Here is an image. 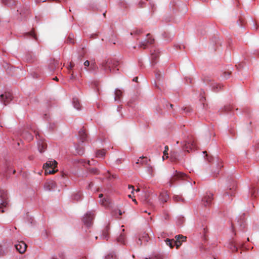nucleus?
<instances>
[{
    "instance_id": "obj_1",
    "label": "nucleus",
    "mask_w": 259,
    "mask_h": 259,
    "mask_svg": "<svg viewBox=\"0 0 259 259\" xmlns=\"http://www.w3.org/2000/svg\"><path fill=\"white\" fill-rule=\"evenodd\" d=\"M187 178V176L186 174L178 171V170H175L173 176L170 179L169 181V186H171L176 181L182 180H185Z\"/></svg>"
},
{
    "instance_id": "obj_2",
    "label": "nucleus",
    "mask_w": 259,
    "mask_h": 259,
    "mask_svg": "<svg viewBox=\"0 0 259 259\" xmlns=\"http://www.w3.org/2000/svg\"><path fill=\"white\" fill-rule=\"evenodd\" d=\"M36 139L38 140V149L40 153L44 152L47 149V144L44 139L40 138L39 134L37 132L35 134Z\"/></svg>"
},
{
    "instance_id": "obj_3",
    "label": "nucleus",
    "mask_w": 259,
    "mask_h": 259,
    "mask_svg": "<svg viewBox=\"0 0 259 259\" xmlns=\"http://www.w3.org/2000/svg\"><path fill=\"white\" fill-rule=\"evenodd\" d=\"M0 99L1 102L5 105H6L12 100V94L10 92H5V93L1 95Z\"/></svg>"
},
{
    "instance_id": "obj_4",
    "label": "nucleus",
    "mask_w": 259,
    "mask_h": 259,
    "mask_svg": "<svg viewBox=\"0 0 259 259\" xmlns=\"http://www.w3.org/2000/svg\"><path fill=\"white\" fill-rule=\"evenodd\" d=\"M94 218V213L92 212H88L83 217L82 221L85 225L90 226L93 223Z\"/></svg>"
},
{
    "instance_id": "obj_5",
    "label": "nucleus",
    "mask_w": 259,
    "mask_h": 259,
    "mask_svg": "<svg viewBox=\"0 0 259 259\" xmlns=\"http://www.w3.org/2000/svg\"><path fill=\"white\" fill-rule=\"evenodd\" d=\"M112 62V59L104 60L101 64L102 68L106 72H111Z\"/></svg>"
},
{
    "instance_id": "obj_6",
    "label": "nucleus",
    "mask_w": 259,
    "mask_h": 259,
    "mask_svg": "<svg viewBox=\"0 0 259 259\" xmlns=\"http://www.w3.org/2000/svg\"><path fill=\"white\" fill-rule=\"evenodd\" d=\"M147 40H146L143 41H141L139 46L140 48H143V49H146L148 45H152L154 43V39L152 38L151 34L148 33L147 34Z\"/></svg>"
},
{
    "instance_id": "obj_7",
    "label": "nucleus",
    "mask_w": 259,
    "mask_h": 259,
    "mask_svg": "<svg viewBox=\"0 0 259 259\" xmlns=\"http://www.w3.org/2000/svg\"><path fill=\"white\" fill-rule=\"evenodd\" d=\"M176 240H174V244L176 246V248L178 249L182 245V242H184L186 240V237L182 235H178L175 237Z\"/></svg>"
},
{
    "instance_id": "obj_8",
    "label": "nucleus",
    "mask_w": 259,
    "mask_h": 259,
    "mask_svg": "<svg viewBox=\"0 0 259 259\" xmlns=\"http://www.w3.org/2000/svg\"><path fill=\"white\" fill-rule=\"evenodd\" d=\"M213 199V194L212 193H206V195L202 199L204 205L206 206L210 205Z\"/></svg>"
},
{
    "instance_id": "obj_9",
    "label": "nucleus",
    "mask_w": 259,
    "mask_h": 259,
    "mask_svg": "<svg viewBox=\"0 0 259 259\" xmlns=\"http://www.w3.org/2000/svg\"><path fill=\"white\" fill-rule=\"evenodd\" d=\"M16 249L21 254L24 253L27 248V245L23 241H20L15 245Z\"/></svg>"
},
{
    "instance_id": "obj_10",
    "label": "nucleus",
    "mask_w": 259,
    "mask_h": 259,
    "mask_svg": "<svg viewBox=\"0 0 259 259\" xmlns=\"http://www.w3.org/2000/svg\"><path fill=\"white\" fill-rule=\"evenodd\" d=\"M57 186L56 183L53 180H49L46 182L44 184L45 190L51 191L54 190Z\"/></svg>"
},
{
    "instance_id": "obj_11",
    "label": "nucleus",
    "mask_w": 259,
    "mask_h": 259,
    "mask_svg": "<svg viewBox=\"0 0 259 259\" xmlns=\"http://www.w3.org/2000/svg\"><path fill=\"white\" fill-rule=\"evenodd\" d=\"M2 202L0 203V212L4 213L5 212L4 208L8 205L7 195L4 194L1 195Z\"/></svg>"
},
{
    "instance_id": "obj_12",
    "label": "nucleus",
    "mask_w": 259,
    "mask_h": 259,
    "mask_svg": "<svg viewBox=\"0 0 259 259\" xmlns=\"http://www.w3.org/2000/svg\"><path fill=\"white\" fill-rule=\"evenodd\" d=\"M57 162L55 160L53 161H48L46 163L44 164L43 168H49L51 169H55L57 167Z\"/></svg>"
},
{
    "instance_id": "obj_13",
    "label": "nucleus",
    "mask_w": 259,
    "mask_h": 259,
    "mask_svg": "<svg viewBox=\"0 0 259 259\" xmlns=\"http://www.w3.org/2000/svg\"><path fill=\"white\" fill-rule=\"evenodd\" d=\"M196 148V144L195 142L193 141L191 142H188L186 143L185 145L184 146L183 149L186 150L187 152H189V148L191 149H194Z\"/></svg>"
},
{
    "instance_id": "obj_14",
    "label": "nucleus",
    "mask_w": 259,
    "mask_h": 259,
    "mask_svg": "<svg viewBox=\"0 0 259 259\" xmlns=\"http://www.w3.org/2000/svg\"><path fill=\"white\" fill-rule=\"evenodd\" d=\"M160 200L163 203L166 202L169 199V195L166 191H162L159 196Z\"/></svg>"
},
{
    "instance_id": "obj_15",
    "label": "nucleus",
    "mask_w": 259,
    "mask_h": 259,
    "mask_svg": "<svg viewBox=\"0 0 259 259\" xmlns=\"http://www.w3.org/2000/svg\"><path fill=\"white\" fill-rule=\"evenodd\" d=\"M78 136L81 142L83 143L84 141H85L87 138V135L86 134L85 130L81 129L79 131Z\"/></svg>"
},
{
    "instance_id": "obj_16",
    "label": "nucleus",
    "mask_w": 259,
    "mask_h": 259,
    "mask_svg": "<svg viewBox=\"0 0 259 259\" xmlns=\"http://www.w3.org/2000/svg\"><path fill=\"white\" fill-rule=\"evenodd\" d=\"M178 153L176 151H171L170 154V160L172 162L178 161Z\"/></svg>"
},
{
    "instance_id": "obj_17",
    "label": "nucleus",
    "mask_w": 259,
    "mask_h": 259,
    "mask_svg": "<svg viewBox=\"0 0 259 259\" xmlns=\"http://www.w3.org/2000/svg\"><path fill=\"white\" fill-rule=\"evenodd\" d=\"M99 203L101 205L106 207L109 206L110 200L107 197H104V198L100 199Z\"/></svg>"
},
{
    "instance_id": "obj_18",
    "label": "nucleus",
    "mask_w": 259,
    "mask_h": 259,
    "mask_svg": "<svg viewBox=\"0 0 259 259\" xmlns=\"http://www.w3.org/2000/svg\"><path fill=\"white\" fill-rule=\"evenodd\" d=\"M122 95V92L119 89H116L115 91L114 100L115 101H120Z\"/></svg>"
},
{
    "instance_id": "obj_19",
    "label": "nucleus",
    "mask_w": 259,
    "mask_h": 259,
    "mask_svg": "<svg viewBox=\"0 0 259 259\" xmlns=\"http://www.w3.org/2000/svg\"><path fill=\"white\" fill-rule=\"evenodd\" d=\"M148 159L147 157L142 156L140 157L139 159H138L137 161L136 162V164H140L141 165H147L148 164Z\"/></svg>"
},
{
    "instance_id": "obj_20",
    "label": "nucleus",
    "mask_w": 259,
    "mask_h": 259,
    "mask_svg": "<svg viewBox=\"0 0 259 259\" xmlns=\"http://www.w3.org/2000/svg\"><path fill=\"white\" fill-rule=\"evenodd\" d=\"M124 229H122V233H121L119 236L117 238V240L118 242L122 244H125V235L124 233Z\"/></svg>"
},
{
    "instance_id": "obj_21",
    "label": "nucleus",
    "mask_w": 259,
    "mask_h": 259,
    "mask_svg": "<svg viewBox=\"0 0 259 259\" xmlns=\"http://www.w3.org/2000/svg\"><path fill=\"white\" fill-rule=\"evenodd\" d=\"M106 153V150L104 149L98 150L96 153V157L98 158H104Z\"/></svg>"
},
{
    "instance_id": "obj_22",
    "label": "nucleus",
    "mask_w": 259,
    "mask_h": 259,
    "mask_svg": "<svg viewBox=\"0 0 259 259\" xmlns=\"http://www.w3.org/2000/svg\"><path fill=\"white\" fill-rule=\"evenodd\" d=\"M22 136L24 138L26 139L28 142H30L33 139V136L29 132H25L23 133Z\"/></svg>"
},
{
    "instance_id": "obj_23",
    "label": "nucleus",
    "mask_w": 259,
    "mask_h": 259,
    "mask_svg": "<svg viewBox=\"0 0 259 259\" xmlns=\"http://www.w3.org/2000/svg\"><path fill=\"white\" fill-rule=\"evenodd\" d=\"M159 56V52L156 51H154V52L151 54V59L154 64L156 63V60L158 58Z\"/></svg>"
},
{
    "instance_id": "obj_24",
    "label": "nucleus",
    "mask_w": 259,
    "mask_h": 259,
    "mask_svg": "<svg viewBox=\"0 0 259 259\" xmlns=\"http://www.w3.org/2000/svg\"><path fill=\"white\" fill-rule=\"evenodd\" d=\"M109 227L106 226L105 228L103 230L102 237L104 239H107L109 237Z\"/></svg>"
},
{
    "instance_id": "obj_25",
    "label": "nucleus",
    "mask_w": 259,
    "mask_h": 259,
    "mask_svg": "<svg viewBox=\"0 0 259 259\" xmlns=\"http://www.w3.org/2000/svg\"><path fill=\"white\" fill-rule=\"evenodd\" d=\"M82 195L80 192H75L73 195L72 198L74 200L79 201L82 199Z\"/></svg>"
},
{
    "instance_id": "obj_26",
    "label": "nucleus",
    "mask_w": 259,
    "mask_h": 259,
    "mask_svg": "<svg viewBox=\"0 0 259 259\" xmlns=\"http://www.w3.org/2000/svg\"><path fill=\"white\" fill-rule=\"evenodd\" d=\"M75 149L76 151V153L78 155H81L84 153V148L83 147H80L79 145L75 146Z\"/></svg>"
},
{
    "instance_id": "obj_27",
    "label": "nucleus",
    "mask_w": 259,
    "mask_h": 259,
    "mask_svg": "<svg viewBox=\"0 0 259 259\" xmlns=\"http://www.w3.org/2000/svg\"><path fill=\"white\" fill-rule=\"evenodd\" d=\"M3 3L8 6H12L16 5V2L15 0H2Z\"/></svg>"
},
{
    "instance_id": "obj_28",
    "label": "nucleus",
    "mask_w": 259,
    "mask_h": 259,
    "mask_svg": "<svg viewBox=\"0 0 259 259\" xmlns=\"http://www.w3.org/2000/svg\"><path fill=\"white\" fill-rule=\"evenodd\" d=\"M73 104L74 108H75L76 109H77L78 110L80 109V105L79 100L77 98H74L73 99Z\"/></svg>"
},
{
    "instance_id": "obj_29",
    "label": "nucleus",
    "mask_w": 259,
    "mask_h": 259,
    "mask_svg": "<svg viewBox=\"0 0 259 259\" xmlns=\"http://www.w3.org/2000/svg\"><path fill=\"white\" fill-rule=\"evenodd\" d=\"M230 248L232 251H237L238 248L236 246V243L234 240H232L230 244Z\"/></svg>"
},
{
    "instance_id": "obj_30",
    "label": "nucleus",
    "mask_w": 259,
    "mask_h": 259,
    "mask_svg": "<svg viewBox=\"0 0 259 259\" xmlns=\"http://www.w3.org/2000/svg\"><path fill=\"white\" fill-rule=\"evenodd\" d=\"M45 170V175H48V174H55L57 170H55V169H52L49 168H43Z\"/></svg>"
},
{
    "instance_id": "obj_31",
    "label": "nucleus",
    "mask_w": 259,
    "mask_h": 259,
    "mask_svg": "<svg viewBox=\"0 0 259 259\" xmlns=\"http://www.w3.org/2000/svg\"><path fill=\"white\" fill-rule=\"evenodd\" d=\"M165 242L167 245H168L171 248H172L175 245L174 240H171L169 239H167L165 240Z\"/></svg>"
},
{
    "instance_id": "obj_32",
    "label": "nucleus",
    "mask_w": 259,
    "mask_h": 259,
    "mask_svg": "<svg viewBox=\"0 0 259 259\" xmlns=\"http://www.w3.org/2000/svg\"><path fill=\"white\" fill-rule=\"evenodd\" d=\"M147 165V172L151 176H153V172H154V169H153L152 166L149 165L148 163Z\"/></svg>"
},
{
    "instance_id": "obj_33",
    "label": "nucleus",
    "mask_w": 259,
    "mask_h": 259,
    "mask_svg": "<svg viewBox=\"0 0 259 259\" xmlns=\"http://www.w3.org/2000/svg\"><path fill=\"white\" fill-rule=\"evenodd\" d=\"M173 199L176 202L183 201L184 200V198L182 196L180 195H175L173 197Z\"/></svg>"
},
{
    "instance_id": "obj_34",
    "label": "nucleus",
    "mask_w": 259,
    "mask_h": 259,
    "mask_svg": "<svg viewBox=\"0 0 259 259\" xmlns=\"http://www.w3.org/2000/svg\"><path fill=\"white\" fill-rule=\"evenodd\" d=\"M89 171L95 175H98L99 174V170L96 168H92L89 169Z\"/></svg>"
},
{
    "instance_id": "obj_35",
    "label": "nucleus",
    "mask_w": 259,
    "mask_h": 259,
    "mask_svg": "<svg viewBox=\"0 0 259 259\" xmlns=\"http://www.w3.org/2000/svg\"><path fill=\"white\" fill-rule=\"evenodd\" d=\"M26 35H31L32 36L35 40H37V37L36 35L34 34V30H31L30 32L26 33Z\"/></svg>"
},
{
    "instance_id": "obj_36",
    "label": "nucleus",
    "mask_w": 259,
    "mask_h": 259,
    "mask_svg": "<svg viewBox=\"0 0 259 259\" xmlns=\"http://www.w3.org/2000/svg\"><path fill=\"white\" fill-rule=\"evenodd\" d=\"M112 61L113 62L111 64H112V68H114V67H116V66H117L118 65L119 62L118 61L112 59Z\"/></svg>"
},
{
    "instance_id": "obj_37",
    "label": "nucleus",
    "mask_w": 259,
    "mask_h": 259,
    "mask_svg": "<svg viewBox=\"0 0 259 259\" xmlns=\"http://www.w3.org/2000/svg\"><path fill=\"white\" fill-rule=\"evenodd\" d=\"M234 191H235V188L234 187H233L232 188H230L229 192L227 191L226 193L228 195H230L231 196H232L234 194Z\"/></svg>"
},
{
    "instance_id": "obj_38",
    "label": "nucleus",
    "mask_w": 259,
    "mask_h": 259,
    "mask_svg": "<svg viewBox=\"0 0 259 259\" xmlns=\"http://www.w3.org/2000/svg\"><path fill=\"white\" fill-rule=\"evenodd\" d=\"M128 188L129 189H132V193L134 194V191H135L136 192L140 191V189L137 188L136 190H135L134 187L132 185H128Z\"/></svg>"
},
{
    "instance_id": "obj_39",
    "label": "nucleus",
    "mask_w": 259,
    "mask_h": 259,
    "mask_svg": "<svg viewBox=\"0 0 259 259\" xmlns=\"http://www.w3.org/2000/svg\"><path fill=\"white\" fill-rule=\"evenodd\" d=\"M168 146H165L164 147V150L163 151V155L164 156H166V158H168Z\"/></svg>"
},
{
    "instance_id": "obj_40",
    "label": "nucleus",
    "mask_w": 259,
    "mask_h": 259,
    "mask_svg": "<svg viewBox=\"0 0 259 259\" xmlns=\"http://www.w3.org/2000/svg\"><path fill=\"white\" fill-rule=\"evenodd\" d=\"M255 192V188H252L251 190H250V194H251V197H256V196L254 195Z\"/></svg>"
},
{
    "instance_id": "obj_41",
    "label": "nucleus",
    "mask_w": 259,
    "mask_h": 259,
    "mask_svg": "<svg viewBox=\"0 0 259 259\" xmlns=\"http://www.w3.org/2000/svg\"><path fill=\"white\" fill-rule=\"evenodd\" d=\"M232 109V107L230 105L226 106L224 107V110L226 111H231Z\"/></svg>"
},
{
    "instance_id": "obj_42",
    "label": "nucleus",
    "mask_w": 259,
    "mask_h": 259,
    "mask_svg": "<svg viewBox=\"0 0 259 259\" xmlns=\"http://www.w3.org/2000/svg\"><path fill=\"white\" fill-rule=\"evenodd\" d=\"M150 259H162V257L160 255H156L154 256H152Z\"/></svg>"
},
{
    "instance_id": "obj_43",
    "label": "nucleus",
    "mask_w": 259,
    "mask_h": 259,
    "mask_svg": "<svg viewBox=\"0 0 259 259\" xmlns=\"http://www.w3.org/2000/svg\"><path fill=\"white\" fill-rule=\"evenodd\" d=\"M213 88L214 92H218L219 91L218 89H221V86L219 84H217L214 87H213Z\"/></svg>"
},
{
    "instance_id": "obj_44",
    "label": "nucleus",
    "mask_w": 259,
    "mask_h": 259,
    "mask_svg": "<svg viewBox=\"0 0 259 259\" xmlns=\"http://www.w3.org/2000/svg\"><path fill=\"white\" fill-rule=\"evenodd\" d=\"M105 259H115V256L112 255L108 254L105 257Z\"/></svg>"
},
{
    "instance_id": "obj_45",
    "label": "nucleus",
    "mask_w": 259,
    "mask_h": 259,
    "mask_svg": "<svg viewBox=\"0 0 259 259\" xmlns=\"http://www.w3.org/2000/svg\"><path fill=\"white\" fill-rule=\"evenodd\" d=\"M203 153L204 154H206V156L207 157V160L209 161V162H210L211 161V157H209L208 156V155H207V152L206 151H204L203 152Z\"/></svg>"
},
{
    "instance_id": "obj_46",
    "label": "nucleus",
    "mask_w": 259,
    "mask_h": 259,
    "mask_svg": "<svg viewBox=\"0 0 259 259\" xmlns=\"http://www.w3.org/2000/svg\"><path fill=\"white\" fill-rule=\"evenodd\" d=\"M74 66V63H73V62H71L70 63V65H69V67H68V69H69H69H72V68Z\"/></svg>"
},
{
    "instance_id": "obj_47",
    "label": "nucleus",
    "mask_w": 259,
    "mask_h": 259,
    "mask_svg": "<svg viewBox=\"0 0 259 259\" xmlns=\"http://www.w3.org/2000/svg\"><path fill=\"white\" fill-rule=\"evenodd\" d=\"M84 65L85 66V67H88L90 65V62L88 61V60H87L85 61L84 62Z\"/></svg>"
},
{
    "instance_id": "obj_48",
    "label": "nucleus",
    "mask_w": 259,
    "mask_h": 259,
    "mask_svg": "<svg viewBox=\"0 0 259 259\" xmlns=\"http://www.w3.org/2000/svg\"><path fill=\"white\" fill-rule=\"evenodd\" d=\"M222 167H223L222 162V161L220 162L218 164V168H221Z\"/></svg>"
},
{
    "instance_id": "obj_49",
    "label": "nucleus",
    "mask_w": 259,
    "mask_h": 259,
    "mask_svg": "<svg viewBox=\"0 0 259 259\" xmlns=\"http://www.w3.org/2000/svg\"><path fill=\"white\" fill-rule=\"evenodd\" d=\"M137 244L139 245H142V239L141 237L139 238L138 241H137Z\"/></svg>"
},
{
    "instance_id": "obj_50",
    "label": "nucleus",
    "mask_w": 259,
    "mask_h": 259,
    "mask_svg": "<svg viewBox=\"0 0 259 259\" xmlns=\"http://www.w3.org/2000/svg\"><path fill=\"white\" fill-rule=\"evenodd\" d=\"M74 78H75V76H74L73 72H72L71 73V76H70V79H73Z\"/></svg>"
},
{
    "instance_id": "obj_51",
    "label": "nucleus",
    "mask_w": 259,
    "mask_h": 259,
    "mask_svg": "<svg viewBox=\"0 0 259 259\" xmlns=\"http://www.w3.org/2000/svg\"><path fill=\"white\" fill-rule=\"evenodd\" d=\"M138 77H135L133 78V81L135 82H138Z\"/></svg>"
},
{
    "instance_id": "obj_52",
    "label": "nucleus",
    "mask_w": 259,
    "mask_h": 259,
    "mask_svg": "<svg viewBox=\"0 0 259 259\" xmlns=\"http://www.w3.org/2000/svg\"><path fill=\"white\" fill-rule=\"evenodd\" d=\"M147 234H145V236L143 237V238H145V241H148V240H147V238H146V237H147Z\"/></svg>"
},
{
    "instance_id": "obj_53",
    "label": "nucleus",
    "mask_w": 259,
    "mask_h": 259,
    "mask_svg": "<svg viewBox=\"0 0 259 259\" xmlns=\"http://www.w3.org/2000/svg\"><path fill=\"white\" fill-rule=\"evenodd\" d=\"M103 197V194H100L99 195V198H100L101 199H102V197Z\"/></svg>"
},
{
    "instance_id": "obj_54",
    "label": "nucleus",
    "mask_w": 259,
    "mask_h": 259,
    "mask_svg": "<svg viewBox=\"0 0 259 259\" xmlns=\"http://www.w3.org/2000/svg\"><path fill=\"white\" fill-rule=\"evenodd\" d=\"M219 170H214V173H215V174L217 175L219 174Z\"/></svg>"
},
{
    "instance_id": "obj_55",
    "label": "nucleus",
    "mask_w": 259,
    "mask_h": 259,
    "mask_svg": "<svg viewBox=\"0 0 259 259\" xmlns=\"http://www.w3.org/2000/svg\"><path fill=\"white\" fill-rule=\"evenodd\" d=\"M156 78L159 79V74H158L157 73L156 74Z\"/></svg>"
},
{
    "instance_id": "obj_56",
    "label": "nucleus",
    "mask_w": 259,
    "mask_h": 259,
    "mask_svg": "<svg viewBox=\"0 0 259 259\" xmlns=\"http://www.w3.org/2000/svg\"><path fill=\"white\" fill-rule=\"evenodd\" d=\"M54 80H56V81H58L59 80V79L57 78V77H55L53 78Z\"/></svg>"
},
{
    "instance_id": "obj_57",
    "label": "nucleus",
    "mask_w": 259,
    "mask_h": 259,
    "mask_svg": "<svg viewBox=\"0 0 259 259\" xmlns=\"http://www.w3.org/2000/svg\"><path fill=\"white\" fill-rule=\"evenodd\" d=\"M118 213L120 215H122V212L120 210H118Z\"/></svg>"
},
{
    "instance_id": "obj_58",
    "label": "nucleus",
    "mask_w": 259,
    "mask_h": 259,
    "mask_svg": "<svg viewBox=\"0 0 259 259\" xmlns=\"http://www.w3.org/2000/svg\"><path fill=\"white\" fill-rule=\"evenodd\" d=\"M137 33H138V34H139V33H142V31H141L140 30H137Z\"/></svg>"
},
{
    "instance_id": "obj_59",
    "label": "nucleus",
    "mask_w": 259,
    "mask_h": 259,
    "mask_svg": "<svg viewBox=\"0 0 259 259\" xmlns=\"http://www.w3.org/2000/svg\"><path fill=\"white\" fill-rule=\"evenodd\" d=\"M93 184L92 183H91L90 184H89V187L90 188H91L92 186H93Z\"/></svg>"
},
{
    "instance_id": "obj_60",
    "label": "nucleus",
    "mask_w": 259,
    "mask_h": 259,
    "mask_svg": "<svg viewBox=\"0 0 259 259\" xmlns=\"http://www.w3.org/2000/svg\"><path fill=\"white\" fill-rule=\"evenodd\" d=\"M133 201L134 202H135L136 203H137V201H136V200L135 199H133Z\"/></svg>"
},
{
    "instance_id": "obj_61",
    "label": "nucleus",
    "mask_w": 259,
    "mask_h": 259,
    "mask_svg": "<svg viewBox=\"0 0 259 259\" xmlns=\"http://www.w3.org/2000/svg\"><path fill=\"white\" fill-rule=\"evenodd\" d=\"M169 106H170V108H173V106H174V105H173L172 104H169Z\"/></svg>"
},
{
    "instance_id": "obj_62",
    "label": "nucleus",
    "mask_w": 259,
    "mask_h": 259,
    "mask_svg": "<svg viewBox=\"0 0 259 259\" xmlns=\"http://www.w3.org/2000/svg\"><path fill=\"white\" fill-rule=\"evenodd\" d=\"M117 164H118V162H119L120 160H117Z\"/></svg>"
},
{
    "instance_id": "obj_63",
    "label": "nucleus",
    "mask_w": 259,
    "mask_h": 259,
    "mask_svg": "<svg viewBox=\"0 0 259 259\" xmlns=\"http://www.w3.org/2000/svg\"><path fill=\"white\" fill-rule=\"evenodd\" d=\"M117 164H118V162H119L120 160H117Z\"/></svg>"
},
{
    "instance_id": "obj_64",
    "label": "nucleus",
    "mask_w": 259,
    "mask_h": 259,
    "mask_svg": "<svg viewBox=\"0 0 259 259\" xmlns=\"http://www.w3.org/2000/svg\"><path fill=\"white\" fill-rule=\"evenodd\" d=\"M117 164H118V162H119L120 160H117Z\"/></svg>"
}]
</instances>
